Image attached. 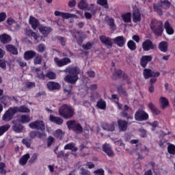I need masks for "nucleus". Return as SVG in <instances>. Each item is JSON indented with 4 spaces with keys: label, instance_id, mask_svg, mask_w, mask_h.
<instances>
[{
    "label": "nucleus",
    "instance_id": "obj_30",
    "mask_svg": "<svg viewBox=\"0 0 175 175\" xmlns=\"http://www.w3.org/2000/svg\"><path fill=\"white\" fill-rule=\"evenodd\" d=\"M77 35H80V31L79 30H73L72 32V36L75 38L77 39V43L79 46H81L83 44V38L79 37V38H77Z\"/></svg>",
    "mask_w": 175,
    "mask_h": 175
},
{
    "label": "nucleus",
    "instance_id": "obj_26",
    "mask_svg": "<svg viewBox=\"0 0 175 175\" xmlns=\"http://www.w3.org/2000/svg\"><path fill=\"white\" fill-rule=\"evenodd\" d=\"M0 42L3 44H8L12 42V37L6 33H3L0 35Z\"/></svg>",
    "mask_w": 175,
    "mask_h": 175
},
{
    "label": "nucleus",
    "instance_id": "obj_50",
    "mask_svg": "<svg viewBox=\"0 0 175 175\" xmlns=\"http://www.w3.org/2000/svg\"><path fill=\"white\" fill-rule=\"evenodd\" d=\"M113 76L115 80H117V79H120L121 76H122V70H116L113 73Z\"/></svg>",
    "mask_w": 175,
    "mask_h": 175
},
{
    "label": "nucleus",
    "instance_id": "obj_17",
    "mask_svg": "<svg viewBox=\"0 0 175 175\" xmlns=\"http://www.w3.org/2000/svg\"><path fill=\"white\" fill-rule=\"evenodd\" d=\"M29 23L31 26L32 29H33V31H36V29H38V27L40 25V23L39 22V20H38V18L32 16H29Z\"/></svg>",
    "mask_w": 175,
    "mask_h": 175
},
{
    "label": "nucleus",
    "instance_id": "obj_7",
    "mask_svg": "<svg viewBox=\"0 0 175 175\" xmlns=\"http://www.w3.org/2000/svg\"><path fill=\"white\" fill-rule=\"evenodd\" d=\"M16 109H14V107H10L9 109H8L5 113L3 114L2 117L3 121H5V122H9V121H12L13 120V117H14V115L16 114Z\"/></svg>",
    "mask_w": 175,
    "mask_h": 175
},
{
    "label": "nucleus",
    "instance_id": "obj_60",
    "mask_svg": "<svg viewBox=\"0 0 175 175\" xmlns=\"http://www.w3.org/2000/svg\"><path fill=\"white\" fill-rule=\"evenodd\" d=\"M80 172V175H91V172L84 167H81Z\"/></svg>",
    "mask_w": 175,
    "mask_h": 175
},
{
    "label": "nucleus",
    "instance_id": "obj_42",
    "mask_svg": "<svg viewBox=\"0 0 175 175\" xmlns=\"http://www.w3.org/2000/svg\"><path fill=\"white\" fill-rule=\"evenodd\" d=\"M96 3L97 5H100V6H103L105 9L109 8L107 0H97Z\"/></svg>",
    "mask_w": 175,
    "mask_h": 175
},
{
    "label": "nucleus",
    "instance_id": "obj_36",
    "mask_svg": "<svg viewBox=\"0 0 175 175\" xmlns=\"http://www.w3.org/2000/svg\"><path fill=\"white\" fill-rule=\"evenodd\" d=\"M75 146H76V144L73 142L67 144L64 146V150H70L73 152H76L77 150H79V148H77V147H76Z\"/></svg>",
    "mask_w": 175,
    "mask_h": 175
},
{
    "label": "nucleus",
    "instance_id": "obj_16",
    "mask_svg": "<svg viewBox=\"0 0 175 175\" xmlns=\"http://www.w3.org/2000/svg\"><path fill=\"white\" fill-rule=\"evenodd\" d=\"M12 124H14L12 126V129L14 132H16V133H21L23 132V129H24V126L21 124V123L17 120H13Z\"/></svg>",
    "mask_w": 175,
    "mask_h": 175
},
{
    "label": "nucleus",
    "instance_id": "obj_25",
    "mask_svg": "<svg viewBox=\"0 0 175 175\" xmlns=\"http://www.w3.org/2000/svg\"><path fill=\"white\" fill-rule=\"evenodd\" d=\"M23 57L25 61H29L30 59H32L36 57V52L34 51H26L24 53Z\"/></svg>",
    "mask_w": 175,
    "mask_h": 175
},
{
    "label": "nucleus",
    "instance_id": "obj_10",
    "mask_svg": "<svg viewBox=\"0 0 175 175\" xmlns=\"http://www.w3.org/2000/svg\"><path fill=\"white\" fill-rule=\"evenodd\" d=\"M99 39L101 43H103V44H105L107 49H111V47H113V44H114V42H113V38L110 37H107L106 36H100Z\"/></svg>",
    "mask_w": 175,
    "mask_h": 175
},
{
    "label": "nucleus",
    "instance_id": "obj_57",
    "mask_svg": "<svg viewBox=\"0 0 175 175\" xmlns=\"http://www.w3.org/2000/svg\"><path fill=\"white\" fill-rule=\"evenodd\" d=\"M57 40L59 41L61 46H66V38L62 36H57Z\"/></svg>",
    "mask_w": 175,
    "mask_h": 175
},
{
    "label": "nucleus",
    "instance_id": "obj_64",
    "mask_svg": "<svg viewBox=\"0 0 175 175\" xmlns=\"http://www.w3.org/2000/svg\"><path fill=\"white\" fill-rule=\"evenodd\" d=\"M6 23L8 25L12 26V24H16V21H14L13 18L9 17L8 18Z\"/></svg>",
    "mask_w": 175,
    "mask_h": 175
},
{
    "label": "nucleus",
    "instance_id": "obj_61",
    "mask_svg": "<svg viewBox=\"0 0 175 175\" xmlns=\"http://www.w3.org/2000/svg\"><path fill=\"white\" fill-rule=\"evenodd\" d=\"M38 49L39 53H44V51H46V46L44 45V44H40L38 46Z\"/></svg>",
    "mask_w": 175,
    "mask_h": 175
},
{
    "label": "nucleus",
    "instance_id": "obj_3",
    "mask_svg": "<svg viewBox=\"0 0 175 175\" xmlns=\"http://www.w3.org/2000/svg\"><path fill=\"white\" fill-rule=\"evenodd\" d=\"M150 29L155 36H161L163 34V23L158 20H152L150 22Z\"/></svg>",
    "mask_w": 175,
    "mask_h": 175
},
{
    "label": "nucleus",
    "instance_id": "obj_11",
    "mask_svg": "<svg viewBox=\"0 0 175 175\" xmlns=\"http://www.w3.org/2000/svg\"><path fill=\"white\" fill-rule=\"evenodd\" d=\"M54 62L56 64L57 66L59 68H62V66H66V65H68V64H70L72 60H70L69 57H64L62 59L55 57Z\"/></svg>",
    "mask_w": 175,
    "mask_h": 175
},
{
    "label": "nucleus",
    "instance_id": "obj_45",
    "mask_svg": "<svg viewBox=\"0 0 175 175\" xmlns=\"http://www.w3.org/2000/svg\"><path fill=\"white\" fill-rule=\"evenodd\" d=\"M10 129V124H5L0 126V136H2L5 132H8Z\"/></svg>",
    "mask_w": 175,
    "mask_h": 175
},
{
    "label": "nucleus",
    "instance_id": "obj_27",
    "mask_svg": "<svg viewBox=\"0 0 175 175\" xmlns=\"http://www.w3.org/2000/svg\"><path fill=\"white\" fill-rule=\"evenodd\" d=\"M14 109L16 113H31V109L25 105H21L20 107H14Z\"/></svg>",
    "mask_w": 175,
    "mask_h": 175
},
{
    "label": "nucleus",
    "instance_id": "obj_4",
    "mask_svg": "<svg viewBox=\"0 0 175 175\" xmlns=\"http://www.w3.org/2000/svg\"><path fill=\"white\" fill-rule=\"evenodd\" d=\"M66 126L68 131H72L74 133L77 135H81L83 129V126L80 122L76 121V120H70L66 122Z\"/></svg>",
    "mask_w": 175,
    "mask_h": 175
},
{
    "label": "nucleus",
    "instance_id": "obj_21",
    "mask_svg": "<svg viewBox=\"0 0 175 175\" xmlns=\"http://www.w3.org/2000/svg\"><path fill=\"white\" fill-rule=\"evenodd\" d=\"M46 86L49 91H55L61 88V85L57 82L49 81L46 83Z\"/></svg>",
    "mask_w": 175,
    "mask_h": 175
},
{
    "label": "nucleus",
    "instance_id": "obj_44",
    "mask_svg": "<svg viewBox=\"0 0 175 175\" xmlns=\"http://www.w3.org/2000/svg\"><path fill=\"white\" fill-rule=\"evenodd\" d=\"M108 25L112 31H116V29H117V26L116 25V23H114V19L113 18H109Z\"/></svg>",
    "mask_w": 175,
    "mask_h": 175
},
{
    "label": "nucleus",
    "instance_id": "obj_40",
    "mask_svg": "<svg viewBox=\"0 0 175 175\" xmlns=\"http://www.w3.org/2000/svg\"><path fill=\"white\" fill-rule=\"evenodd\" d=\"M26 35L27 36H29V38H33L35 40H38L39 36H38V34H36V33H35V31L29 29L26 31Z\"/></svg>",
    "mask_w": 175,
    "mask_h": 175
},
{
    "label": "nucleus",
    "instance_id": "obj_54",
    "mask_svg": "<svg viewBox=\"0 0 175 175\" xmlns=\"http://www.w3.org/2000/svg\"><path fill=\"white\" fill-rule=\"evenodd\" d=\"M117 91L118 94H122V95H124V96H126L127 95L126 90L124 89V88H122V85L118 86Z\"/></svg>",
    "mask_w": 175,
    "mask_h": 175
},
{
    "label": "nucleus",
    "instance_id": "obj_55",
    "mask_svg": "<svg viewBox=\"0 0 175 175\" xmlns=\"http://www.w3.org/2000/svg\"><path fill=\"white\" fill-rule=\"evenodd\" d=\"M45 76L46 77H48V79H49L50 80H54L57 75L55 74L54 72L49 71L48 72H46Z\"/></svg>",
    "mask_w": 175,
    "mask_h": 175
},
{
    "label": "nucleus",
    "instance_id": "obj_46",
    "mask_svg": "<svg viewBox=\"0 0 175 175\" xmlns=\"http://www.w3.org/2000/svg\"><path fill=\"white\" fill-rule=\"evenodd\" d=\"M127 46L129 49V50H131V51H134V50H136V43L133 42V40H129L127 42Z\"/></svg>",
    "mask_w": 175,
    "mask_h": 175
},
{
    "label": "nucleus",
    "instance_id": "obj_5",
    "mask_svg": "<svg viewBox=\"0 0 175 175\" xmlns=\"http://www.w3.org/2000/svg\"><path fill=\"white\" fill-rule=\"evenodd\" d=\"M122 118H126L127 121L129 120H133V110L129 107L128 105H124L123 111L120 113Z\"/></svg>",
    "mask_w": 175,
    "mask_h": 175
},
{
    "label": "nucleus",
    "instance_id": "obj_19",
    "mask_svg": "<svg viewBox=\"0 0 175 175\" xmlns=\"http://www.w3.org/2000/svg\"><path fill=\"white\" fill-rule=\"evenodd\" d=\"M54 14L57 17H62L65 20H68V18H73V17L75 16L73 14H69L68 12H62L59 11H55Z\"/></svg>",
    "mask_w": 175,
    "mask_h": 175
},
{
    "label": "nucleus",
    "instance_id": "obj_41",
    "mask_svg": "<svg viewBox=\"0 0 175 175\" xmlns=\"http://www.w3.org/2000/svg\"><path fill=\"white\" fill-rule=\"evenodd\" d=\"M31 121V117L29 115H22L21 116V122L22 124H28V122H30Z\"/></svg>",
    "mask_w": 175,
    "mask_h": 175
},
{
    "label": "nucleus",
    "instance_id": "obj_24",
    "mask_svg": "<svg viewBox=\"0 0 175 175\" xmlns=\"http://www.w3.org/2000/svg\"><path fill=\"white\" fill-rule=\"evenodd\" d=\"M164 29H165L167 35L174 34V29H173V27L170 25V22H169V21H166L164 23Z\"/></svg>",
    "mask_w": 175,
    "mask_h": 175
},
{
    "label": "nucleus",
    "instance_id": "obj_18",
    "mask_svg": "<svg viewBox=\"0 0 175 175\" xmlns=\"http://www.w3.org/2000/svg\"><path fill=\"white\" fill-rule=\"evenodd\" d=\"M102 128L104 131H108V132H114L116 131V122H112L111 124L105 122L102 124Z\"/></svg>",
    "mask_w": 175,
    "mask_h": 175
},
{
    "label": "nucleus",
    "instance_id": "obj_6",
    "mask_svg": "<svg viewBox=\"0 0 175 175\" xmlns=\"http://www.w3.org/2000/svg\"><path fill=\"white\" fill-rule=\"evenodd\" d=\"M29 126L31 128V129H37V131H42V132H44V131L46 129V126L43 120H36L31 122L29 124Z\"/></svg>",
    "mask_w": 175,
    "mask_h": 175
},
{
    "label": "nucleus",
    "instance_id": "obj_51",
    "mask_svg": "<svg viewBox=\"0 0 175 175\" xmlns=\"http://www.w3.org/2000/svg\"><path fill=\"white\" fill-rule=\"evenodd\" d=\"M161 6L163 8L164 7V9H169L170 6H172V3H170L169 0L161 1Z\"/></svg>",
    "mask_w": 175,
    "mask_h": 175
},
{
    "label": "nucleus",
    "instance_id": "obj_38",
    "mask_svg": "<svg viewBox=\"0 0 175 175\" xmlns=\"http://www.w3.org/2000/svg\"><path fill=\"white\" fill-rule=\"evenodd\" d=\"M121 18L123 20L124 23H131L132 21V16L131 12H127L126 14H122Z\"/></svg>",
    "mask_w": 175,
    "mask_h": 175
},
{
    "label": "nucleus",
    "instance_id": "obj_56",
    "mask_svg": "<svg viewBox=\"0 0 175 175\" xmlns=\"http://www.w3.org/2000/svg\"><path fill=\"white\" fill-rule=\"evenodd\" d=\"M72 88H73V87L72 86V85H68L65 87L64 92L67 93V96H69L70 95L72 94Z\"/></svg>",
    "mask_w": 175,
    "mask_h": 175
},
{
    "label": "nucleus",
    "instance_id": "obj_2",
    "mask_svg": "<svg viewBox=\"0 0 175 175\" xmlns=\"http://www.w3.org/2000/svg\"><path fill=\"white\" fill-rule=\"evenodd\" d=\"M59 114L64 120H70L75 116V108L68 104H64L59 109Z\"/></svg>",
    "mask_w": 175,
    "mask_h": 175
},
{
    "label": "nucleus",
    "instance_id": "obj_47",
    "mask_svg": "<svg viewBox=\"0 0 175 175\" xmlns=\"http://www.w3.org/2000/svg\"><path fill=\"white\" fill-rule=\"evenodd\" d=\"M22 143L26 146L27 148H29L31 147V144H32V140L29 138H24L22 139Z\"/></svg>",
    "mask_w": 175,
    "mask_h": 175
},
{
    "label": "nucleus",
    "instance_id": "obj_58",
    "mask_svg": "<svg viewBox=\"0 0 175 175\" xmlns=\"http://www.w3.org/2000/svg\"><path fill=\"white\" fill-rule=\"evenodd\" d=\"M138 131L139 132V136L141 137H143V138L147 137V131L146 129H139Z\"/></svg>",
    "mask_w": 175,
    "mask_h": 175
},
{
    "label": "nucleus",
    "instance_id": "obj_12",
    "mask_svg": "<svg viewBox=\"0 0 175 175\" xmlns=\"http://www.w3.org/2000/svg\"><path fill=\"white\" fill-rule=\"evenodd\" d=\"M142 49L144 51H150V50H155L157 45L154 44L151 40H146L142 43Z\"/></svg>",
    "mask_w": 175,
    "mask_h": 175
},
{
    "label": "nucleus",
    "instance_id": "obj_20",
    "mask_svg": "<svg viewBox=\"0 0 175 175\" xmlns=\"http://www.w3.org/2000/svg\"><path fill=\"white\" fill-rule=\"evenodd\" d=\"M103 151L111 158L114 157V152H113V150H111V146H110V144H104L103 145Z\"/></svg>",
    "mask_w": 175,
    "mask_h": 175
},
{
    "label": "nucleus",
    "instance_id": "obj_43",
    "mask_svg": "<svg viewBox=\"0 0 175 175\" xmlns=\"http://www.w3.org/2000/svg\"><path fill=\"white\" fill-rule=\"evenodd\" d=\"M78 8L81 10H85L88 8V4L84 0H81L78 3Z\"/></svg>",
    "mask_w": 175,
    "mask_h": 175
},
{
    "label": "nucleus",
    "instance_id": "obj_22",
    "mask_svg": "<svg viewBox=\"0 0 175 175\" xmlns=\"http://www.w3.org/2000/svg\"><path fill=\"white\" fill-rule=\"evenodd\" d=\"M49 121L53 122V124H56V125H62L64 124V119L62 118L53 115H50Z\"/></svg>",
    "mask_w": 175,
    "mask_h": 175
},
{
    "label": "nucleus",
    "instance_id": "obj_52",
    "mask_svg": "<svg viewBox=\"0 0 175 175\" xmlns=\"http://www.w3.org/2000/svg\"><path fill=\"white\" fill-rule=\"evenodd\" d=\"M148 124L152 126L151 131H154L155 129H157V127H158V125H159V122H158L157 120H154L152 122H148Z\"/></svg>",
    "mask_w": 175,
    "mask_h": 175
},
{
    "label": "nucleus",
    "instance_id": "obj_53",
    "mask_svg": "<svg viewBox=\"0 0 175 175\" xmlns=\"http://www.w3.org/2000/svg\"><path fill=\"white\" fill-rule=\"evenodd\" d=\"M6 164L3 162L0 163V174H6Z\"/></svg>",
    "mask_w": 175,
    "mask_h": 175
},
{
    "label": "nucleus",
    "instance_id": "obj_1",
    "mask_svg": "<svg viewBox=\"0 0 175 175\" xmlns=\"http://www.w3.org/2000/svg\"><path fill=\"white\" fill-rule=\"evenodd\" d=\"M66 75L64 79L66 83L68 84H76L77 80H79V73H80V68L79 67H67L65 70H62Z\"/></svg>",
    "mask_w": 175,
    "mask_h": 175
},
{
    "label": "nucleus",
    "instance_id": "obj_59",
    "mask_svg": "<svg viewBox=\"0 0 175 175\" xmlns=\"http://www.w3.org/2000/svg\"><path fill=\"white\" fill-rule=\"evenodd\" d=\"M92 46L93 44L91 42H88L85 44L82 45V48L83 50H91Z\"/></svg>",
    "mask_w": 175,
    "mask_h": 175
},
{
    "label": "nucleus",
    "instance_id": "obj_33",
    "mask_svg": "<svg viewBox=\"0 0 175 175\" xmlns=\"http://www.w3.org/2000/svg\"><path fill=\"white\" fill-rule=\"evenodd\" d=\"M169 44L166 41H162L159 44V50L162 53H167V47Z\"/></svg>",
    "mask_w": 175,
    "mask_h": 175
},
{
    "label": "nucleus",
    "instance_id": "obj_32",
    "mask_svg": "<svg viewBox=\"0 0 175 175\" xmlns=\"http://www.w3.org/2000/svg\"><path fill=\"white\" fill-rule=\"evenodd\" d=\"M133 23H139L142 21V14L139 10H135L133 12Z\"/></svg>",
    "mask_w": 175,
    "mask_h": 175
},
{
    "label": "nucleus",
    "instance_id": "obj_39",
    "mask_svg": "<svg viewBox=\"0 0 175 175\" xmlns=\"http://www.w3.org/2000/svg\"><path fill=\"white\" fill-rule=\"evenodd\" d=\"M65 135V132L62 131V130L58 129L54 133V136L56 139H59V140H62V137Z\"/></svg>",
    "mask_w": 175,
    "mask_h": 175
},
{
    "label": "nucleus",
    "instance_id": "obj_13",
    "mask_svg": "<svg viewBox=\"0 0 175 175\" xmlns=\"http://www.w3.org/2000/svg\"><path fill=\"white\" fill-rule=\"evenodd\" d=\"M113 44H116L118 47H124L126 43V38L124 36H118L113 38Z\"/></svg>",
    "mask_w": 175,
    "mask_h": 175
},
{
    "label": "nucleus",
    "instance_id": "obj_48",
    "mask_svg": "<svg viewBox=\"0 0 175 175\" xmlns=\"http://www.w3.org/2000/svg\"><path fill=\"white\" fill-rule=\"evenodd\" d=\"M34 65H40L42 64V55H36L33 59Z\"/></svg>",
    "mask_w": 175,
    "mask_h": 175
},
{
    "label": "nucleus",
    "instance_id": "obj_28",
    "mask_svg": "<svg viewBox=\"0 0 175 175\" xmlns=\"http://www.w3.org/2000/svg\"><path fill=\"white\" fill-rule=\"evenodd\" d=\"M40 33L43 35L44 36H48L50 32L53 31V29L50 27H44V26H41L38 28Z\"/></svg>",
    "mask_w": 175,
    "mask_h": 175
},
{
    "label": "nucleus",
    "instance_id": "obj_8",
    "mask_svg": "<svg viewBox=\"0 0 175 175\" xmlns=\"http://www.w3.org/2000/svg\"><path fill=\"white\" fill-rule=\"evenodd\" d=\"M134 117L135 121H147L150 116L143 109H139L135 112Z\"/></svg>",
    "mask_w": 175,
    "mask_h": 175
},
{
    "label": "nucleus",
    "instance_id": "obj_49",
    "mask_svg": "<svg viewBox=\"0 0 175 175\" xmlns=\"http://www.w3.org/2000/svg\"><path fill=\"white\" fill-rule=\"evenodd\" d=\"M167 152L171 155H175V146L173 144H170L167 146Z\"/></svg>",
    "mask_w": 175,
    "mask_h": 175
},
{
    "label": "nucleus",
    "instance_id": "obj_23",
    "mask_svg": "<svg viewBox=\"0 0 175 175\" xmlns=\"http://www.w3.org/2000/svg\"><path fill=\"white\" fill-rule=\"evenodd\" d=\"M148 107L154 116H159V114H161V110H159V109L157 107V106H155V105H154V103L152 102L148 103Z\"/></svg>",
    "mask_w": 175,
    "mask_h": 175
},
{
    "label": "nucleus",
    "instance_id": "obj_35",
    "mask_svg": "<svg viewBox=\"0 0 175 175\" xmlns=\"http://www.w3.org/2000/svg\"><path fill=\"white\" fill-rule=\"evenodd\" d=\"M160 103L161 104V108L163 110H165L166 107H169V100H167V98H166L165 97H160Z\"/></svg>",
    "mask_w": 175,
    "mask_h": 175
},
{
    "label": "nucleus",
    "instance_id": "obj_15",
    "mask_svg": "<svg viewBox=\"0 0 175 175\" xmlns=\"http://www.w3.org/2000/svg\"><path fill=\"white\" fill-rule=\"evenodd\" d=\"M128 121L122 120L121 119L118 120V126L120 132H126L128 129Z\"/></svg>",
    "mask_w": 175,
    "mask_h": 175
},
{
    "label": "nucleus",
    "instance_id": "obj_62",
    "mask_svg": "<svg viewBox=\"0 0 175 175\" xmlns=\"http://www.w3.org/2000/svg\"><path fill=\"white\" fill-rule=\"evenodd\" d=\"M26 88H33L34 87H36V83L35 82H27L25 83Z\"/></svg>",
    "mask_w": 175,
    "mask_h": 175
},
{
    "label": "nucleus",
    "instance_id": "obj_29",
    "mask_svg": "<svg viewBox=\"0 0 175 175\" xmlns=\"http://www.w3.org/2000/svg\"><path fill=\"white\" fill-rule=\"evenodd\" d=\"M5 49L8 53H10V54H13L14 55H17V54H18V50L13 44L6 45Z\"/></svg>",
    "mask_w": 175,
    "mask_h": 175
},
{
    "label": "nucleus",
    "instance_id": "obj_9",
    "mask_svg": "<svg viewBox=\"0 0 175 175\" xmlns=\"http://www.w3.org/2000/svg\"><path fill=\"white\" fill-rule=\"evenodd\" d=\"M143 75L144 79L148 80V79H151V77H159V76H161V73L158 71H152L150 68H144L143 71Z\"/></svg>",
    "mask_w": 175,
    "mask_h": 175
},
{
    "label": "nucleus",
    "instance_id": "obj_63",
    "mask_svg": "<svg viewBox=\"0 0 175 175\" xmlns=\"http://www.w3.org/2000/svg\"><path fill=\"white\" fill-rule=\"evenodd\" d=\"M54 143V137L49 136L47 139V147H51V144Z\"/></svg>",
    "mask_w": 175,
    "mask_h": 175
},
{
    "label": "nucleus",
    "instance_id": "obj_37",
    "mask_svg": "<svg viewBox=\"0 0 175 175\" xmlns=\"http://www.w3.org/2000/svg\"><path fill=\"white\" fill-rule=\"evenodd\" d=\"M162 5L154 3L153 5V9L156 13L159 14V16H163V11H162Z\"/></svg>",
    "mask_w": 175,
    "mask_h": 175
},
{
    "label": "nucleus",
    "instance_id": "obj_34",
    "mask_svg": "<svg viewBox=\"0 0 175 175\" xmlns=\"http://www.w3.org/2000/svg\"><path fill=\"white\" fill-rule=\"evenodd\" d=\"M96 107L100 110H106L107 105L106 101L103 98H100L96 103Z\"/></svg>",
    "mask_w": 175,
    "mask_h": 175
},
{
    "label": "nucleus",
    "instance_id": "obj_14",
    "mask_svg": "<svg viewBox=\"0 0 175 175\" xmlns=\"http://www.w3.org/2000/svg\"><path fill=\"white\" fill-rule=\"evenodd\" d=\"M152 61V55H142L140 59V66L142 68H147V65H148V62H151Z\"/></svg>",
    "mask_w": 175,
    "mask_h": 175
},
{
    "label": "nucleus",
    "instance_id": "obj_31",
    "mask_svg": "<svg viewBox=\"0 0 175 175\" xmlns=\"http://www.w3.org/2000/svg\"><path fill=\"white\" fill-rule=\"evenodd\" d=\"M29 158H31V156L29 153L24 154L19 159V165H21V166H25Z\"/></svg>",
    "mask_w": 175,
    "mask_h": 175
}]
</instances>
